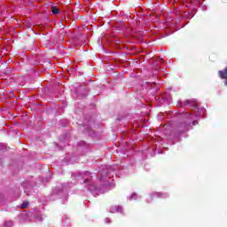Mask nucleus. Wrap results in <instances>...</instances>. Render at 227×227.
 <instances>
[{
	"mask_svg": "<svg viewBox=\"0 0 227 227\" xmlns=\"http://www.w3.org/2000/svg\"><path fill=\"white\" fill-rule=\"evenodd\" d=\"M27 207H29V202H27V201H24L20 205V208H27Z\"/></svg>",
	"mask_w": 227,
	"mask_h": 227,
	"instance_id": "f03ea898",
	"label": "nucleus"
},
{
	"mask_svg": "<svg viewBox=\"0 0 227 227\" xmlns=\"http://www.w3.org/2000/svg\"><path fill=\"white\" fill-rule=\"evenodd\" d=\"M196 123H198V121H192V125H196Z\"/></svg>",
	"mask_w": 227,
	"mask_h": 227,
	"instance_id": "7ed1b4c3",
	"label": "nucleus"
},
{
	"mask_svg": "<svg viewBox=\"0 0 227 227\" xmlns=\"http://www.w3.org/2000/svg\"><path fill=\"white\" fill-rule=\"evenodd\" d=\"M51 12H52V13H54V15H58V13H59V9H58V7H56V6H53L51 8Z\"/></svg>",
	"mask_w": 227,
	"mask_h": 227,
	"instance_id": "f257e3e1",
	"label": "nucleus"
}]
</instances>
